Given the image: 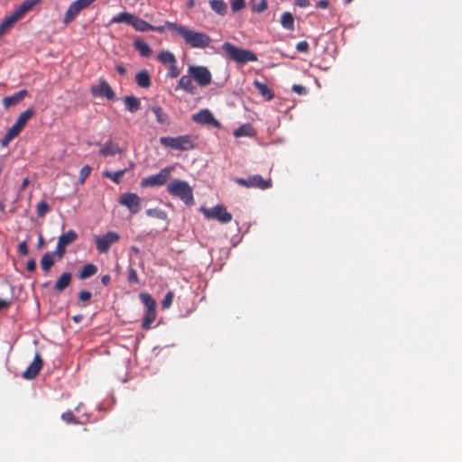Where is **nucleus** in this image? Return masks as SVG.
Wrapping results in <instances>:
<instances>
[{"mask_svg":"<svg viewBox=\"0 0 462 462\" xmlns=\"http://www.w3.org/2000/svg\"><path fill=\"white\" fill-rule=\"evenodd\" d=\"M281 24L282 26L288 30V31H293L294 30V16L290 12H284L281 15Z\"/></svg>","mask_w":462,"mask_h":462,"instance_id":"nucleus-32","label":"nucleus"},{"mask_svg":"<svg viewBox=\"0 0 462 462\" xmlns=\"http://www.w3.org/2000/svg\"><path fill=\"white\" fill-rule=\"evenodd\" d=\"M166 26L169 30L181 37L186 44L191 48H207L211 42L210 36L205 32L194 31L184 25L168 21L166 22Z\"/></svg>","mask_w":462,"mask_h":462,"instance_id":"nucleus-1","label":"nucleus"},{"mask_svg":"<svg viewBox=\"0 0 462 462\" xmlns=\"http://www.w3.org/2000/svg\"><path fill=\"white\" fill-rule=\"evenodd\" d=\"M30 180L28 178L23 179V183L20 187V190L23 191L26 189V187L29 185Z\"/></svg>","mask_w":462,"mask_h":462,"instance_id":"nucleus-60","label":"nucleus"},{"mask_svg":"<svg viewBox=\"0 0 462 462\" xmlns=\"http://www.w3.org/2000/svg\"><path fill=\"white\" fill-rule=\"evenodd\" d=\"M18 253L21 255H27L29 254L28 245L26 241H23L18 245Z\"/></svg>","mask_w":462,"mask_h":462,"instance_id":"nucleus-49","label":"nucleus"},{"mask_svg":"<svg viewBox=\"0 0 462 462\" xmlns=\"http://www.w3.org/2000/svg\"><path fill=\"white\" fill-rule=\"evenodd\" d=\"M77 238H78L77 233L74 230L70 229V230L67 231L66 233L62 234L59 237L58 242L68 246L69 245L75 242L77 240Z\"/></svg>","mask_w":462,"mask_h":462,"instance_id":"nucleus-34","label":"nucleus"},{"mask_svg":"<svg viewBox=\"0 0 462 462\" xmlns=\"http://www.w3.org/2000/svg\"><path fill=\"white\" fill-rule=\"evenodd\" d=\"M134 49L140 53L142 57L149 58L152 55L150 46L143 41L135 40L134 42Z\"/></svg>","mask_w":462,"mask_h":462,"instance_id":"nucleus-28","label":"nucleus"},{"mask_svg":"<svg viewBox=\"0 0 462 462\" xmlns=\"http://www.w3.org/2000/svg\"><path fill=\"white\" fill-rule=\"evenodd\" d=\"M73 320L76 322H79L81 320V316H75L73 317Z\"/></svg>","mask_w":462,"mask_h":462,"instance_id":"nucleus-64","label":"nucleus"},{"mask_svg":"<svg viewBox=\"0 0 462 462\" xmlns=\"http://www.w3.org/2000/svg\"><path fill=\"white\" fill-rule=\"evenodd\" d=\"M131 250H132L134 253H135V254H138V253L140 252L139 248H138V247H136V246H132V247H131Z\"/></svg>","mask_w":462,"mask_h":462,"instance_id":"nucleus-63","label":"nucleus"},{"mask_svg":"<svg viewBox=\"0 0 462 462\" xmlns=\"http://www.w3.org/2000/svg\"><path fill=\"white\" fill-rule=\"evenodd\" d=\"M91 298V293L88 291H81L79 294V299L81 301L89 300Z\"/></svg>","mask_w":462,"mask_h":462,"instance_id":"nucleus-52","label":"nucleus"},{"mask_svg":"<svg viewBox=\"0 0 462 462\" xmlns=\"http://www.w3.org/2000/svg\"><path fill=\"white\" fill-rule=\"evenodd\" d=\"M192 120L199 125H213L216 128L221 127L219 121L214 117L213 114L208 109H202L199 113L194 114Z\"/></svg>","mask_w":462,"mask_h":462,"instance_id":"nucleus-13","label":"nucleus"},{"mask_svg":"<svg viewBox=\"0 0 462 462\" xmlns=\"http://www.w3.org/2000/svg\"><path fill=\"white\" fill-rule=\"evenodd\" d=\"M254 85L256 88V89L259 91V93L265 97L266 100H272L274 97V94L273 90L263 82H260L258 80L254 81Z\"/></svg>","mask_w":462,"mask_h":462,"instance_id":"nucleus-27","label":"nucleus"},{"mask_svg":"<svg viewBox=\"0 0 462 462\" xmlns=\"http://www.w3.org/2000/svg\"><path fill=\"white\" fill-rule=\"evenodd\" d=\"M72 280V274L70 273H63L57 280L54 285V291L58 293L62 292L66 288L69 286Z\"/></svg>","mask_w":462,"mask_h":462,"instance_id":"nucleus-20","label":"nucleus"},{"mask_svg":"<svg viewBox=\"0 0 462 462\" xmlns=\"http://www.w3.org/2000/svg\"><path fill=\"white\" fill-rule=\"evenodd\" d=\"M54 263V253L47 252L41 259V267L45 273H48L53 266Z\"/></svg>","mask_w":462,"mask_h":462,"instance_id":"nucleus-29","label":"nucleus"},{"mask_svg":"<svg viewBox=\"0 0 462 462\" xmlns=\"http://www.w3.org/2000/svg\"><path fill=\"white\" fill-rule=\"evenodd\" d=\"M66 245L60 244V242L57 243L56 250L54 252V255L57 254L60 258L63 257L65 252H66Z\"/></svg>","mask_w":462,"mask_h":462,"instance_id":"nucleus-50","label":"nucleus"},{"mask_svg":"<svg viewBox=\"0 0 462 462\" xmlns=\"http://www.w3.org/2000/svg\"><path fill=\"white\" fill-rule=\"evenodd\" d=\"M309 43L308 42L306 41H301V42H299L296 45V50L299 51V52H303V53H306L309 51Z\"/></svg>","mask_w":462,"mask_h":462,"instance_id":"nucleus-48","label":"nucleus"},{"mask_svg":"<svg viewBox=\"0 0 462 462\" xmlns=\"http://www.w3.org/2000/svg\"><path fill=\"white\" fill-rule=\"evenodd\" d=\"M125 108L131 112L135 113L141 107L140 100L134 96H126L123 99Z\"/></svg>","mask_w":462,"mask_h":462,"instance_id":"nucleus-26","label":"nucleus"},{"mask_svg":"<svg viewBox=\"0 0 462 462\" xmlns=\"http://www.w3.org/2000/svg\"><path fill=\"white\" fill-rule=\"evenodd\" d=\"M158 60L167 66L171 65L172 63H177V60L174 54L169 51H162L157 55Z\"/></svg>","mask_w":462,"mask_h":462,"instance_id":"nucleus-31","label":"nucleus"},{"mask_svg":"<svg viewBox=\"0 0 462 462\" xmlns=\"http://www.w3.org/2000/svg\"><path fill=\"white\" fill-rule=\"evenodd\" d=\"M50 211L49 204L42 200L37 205V215L40 217H43Z\"/></svg>","mask_w":462,"mask_h":462,"instance_id":"nucleus-41","label":"nucleus"},{"mask_svg":"<svg viewBox=\"0 0 462 462\" xmlns=\"http://www.w3.org/2000/svg\"><path fill=\"white\" fill-rule=\"evenodd\" d=\"M204 217L208 219H217L222 224L229 223L232 220V215L223 205H217L211 208H201Z\"/></svg>","mask_w":462,"mask_h":462,"instance_id":"nucleus-7","label":"nucleus"},{"mask_svg":"<svg viewBox=\"0 0 462 462\" xmlns=\"http://www.w3.org/2000/svg\"><path fill=\"white\" fill-rule=\"evenodd\" d=\"M146 215L151 217L158 218V219H166L167 213L159 208H149L146 210Z\"/></svg>","mask_w":462,"mask_h":462,"instance_id":"nucleus-38","label":"nucleus"},{"mask_svg":"<svg viewBox=\"0 0 462 462\" xmlns=\"http://www.w3.org/2000/svg\"><path fill=\"white\" fill-rule=\"evenodd\" d=\"M142 303L146 307V312L142 322V328L148 330L156 318V301L148 293L142 292L139 295Z\"/></svg>","mask_w":462,"mask_h":462,"instance_id":"nucleus-5","label":"nucleus"},{"mask_svg":"<svg viewBox=\"0 0 462 462\" xmlns=\"http://www.w3.org/2000/svg\"><path fill=\"white\" fill-rule=\"evenodd\" d=\"M97 272V267L94 263H87L81 269L79 278L81 280L89 278L96 274Z\"/></svg>","mask_w":462,"mask_h":462,"instance_id":"nucleus-35","label":"nucleus"},{"mask_svg":"<svg viewBox=\"0 0 462 462\" xmlns=\"http://www.w3.org/2000/svg\"><path fill=\"white\" fill-rule=\"evenodd\" d=\"M90 5L88 0H76L72 2L64 17V23L68 24L70 23L83 9Z\"/></svg>","mask_w":462,"mask_h":462,"instance_id":"nucleus-14","label":"nucleus"},{"mask_svg":"<svg viewBox=\"0 0 462 462\" xmlns=\"http://www.w3.org/2000/svg\"><path fill=\"white\" fill-rule=\"evenodd\" d=\"M166 190L171 196L180 199L188 206L194 203L192 188L185 180L179 179L171 180L167 184Z\"/></svg>","mask_w":462,"mask_h":462,"instance_id":"nucleus-2","label":"nucleus"},{"mask_svg":"<svg viewBox=\"0 0 462 462\" xmlns=\"http://www.w3.org/2000/svg\"><path fill=\"white\" fill-rule=\"evenodd\" d=\"M252 10L255 13H263L267 9L266 0H252Z\"/></svg>","mask_w":462,"mask_h":462,"instance_id":"nucleus-39","label":"nucleus"},{"mask_svg":"<svg viewBox=\"0 0 462 462\" xmlns=\"http://www.w3.org/2000/svg\"><path fill=\"white\" fill-rule=\"evenodd\" d=\"M26 270L32 273L36 270V262L34 259H30L26 263Z\"/></svg>","mask_w":462,"mask_h":462,"instance_id":"nucleus-54","label":"nucleus"},{"mask_svg":"<svg viewBox=\"0 0 462 462\" xmlns=\"http://www.w3.org/2000/svg\"><path fill=\"white\" fill-rule=\"evenodd\" d=\"M188 71L194 80L201 87H207L212 81V75L207 67L190 65Z\"/></svg>","mask_w":462,"mask_h":462,"instance_id":"nucleus-9","label":"nucleus"},{"mask_svg":"<svg viewBox=\"0 0 462 462\" xmlns=\"http://www.w3.org/2000/svg\"><path fill=\"white\" fill-rule=\"evenodd\" d=\"M110 281H111V277H110V275H108V274L103 275V276L101 277V282H102L105 286H107V285L110 283Z\"/></svg>","mask_w":462,"mask_h":462,"instance_id":"nucleus-57","label":"nucleus"},{"mask_svg":"<svg viewBox=\"0 0 462 462\" xmlns=\"http://www.w3.org/2000/svg\"><path fill=\"white\" fill-rule=\"evenodd\" d=\"M152 110L155 115L157 123H159L160 125H169V116L161 106H152Z\"/></svg>","mask_w":462,"mask_h":462,"instance_id":"nucleus-33","label":"nucleus"},{"mask_svg":"<svg viewBox=\"0 0 462 462\" xmlns=\"http://www.w3.org/2000/svg\"><path fill=\"white\" fill-rule=\"evenodd\" d=\"M245 6V0H232L231 1V9L233 12H239L244 9Z\"/></svg>","mask_w":462,"mask_h":462,"instance_id":"nucleus-44","label":"nucleus"},{"mask_svg":"<svg viewBox=\"0 0 462 462\" xmlns=\"http://www.w3.org/2000/svg\"><path fill=\"white\" fill-rule=\"evenodd\" d=\"M192 79L189 74L182 76L178 81L177 88H181L189 94L195 95L197 88L193 84Z\"/></svg>","mask_w":462,"mask_h":462,"instance_id":"nucleus-17","label":"nucleus"},{"mask_svg":"<svg viewBox=\"0 0 462 462\" xmlns=\"http://www.w3.org/2000/svg\"><path fill=\"white\" fill-rule=\"evenodd\" d=\"M234 136L236 138L239 137H252L255 134V130L249 124H245L240 125L237 129H236L233 133Z\"/></svg>","mask_w":462,"mask_h":462,"instance_id":"nucleus-24","label":"nucleus"},{"mask_svg":"<svg viewBox=\"0 0 462 462\" xmlns=\"http://www.w3.org/2000/svg\"><path fill=\"white\" fill-rule=\"evenodd\" d=\"M292 91L297 93L298 95H306L307 94V88L301 85H293L291 88Z\"/></svg>","mask_w":462,"mask_h":462,"instance_id":"nucleus-51","label":"nucleus"},{"mask_svg":"<svg viewBox=\"0 0 462 462\" xmlns=\"http://www.w3.org/2000/svg\"><path fill=\"white\" fill-rule=\"evenodd\" d=\"M19 20L20 18L14 12L5 17L0 23V37L6 33Z\"/></svg>","mask_w":462,"mask_h":462,"instance_id":"nucleus-21","label":"nucleus"},{"mask_svg":"<svg viewBox=\"0 0 462 462\" xmlns=\"http://www.w3.org/2000/svg\"><path fill=\"white\" fill-rule=\"evenodd\" d=\"M61 419L66 422V423H73V424H78L79 423V421L78 420V419L75 417V415L73 414L72 411H66L64 413H62L61 415Z\"/></svg>","mask_w":462,"mask_h":462,"instance_id":"nucleus-43","label":"nucleus"},{"mask_svg":"<svg viewBox=\"0 0 462 462\" xmlns=\"http://www.w3.org/2000/svg\"><path fill=\"white\" fill-rule=\"evenodd\" d=\"M169 71L167 73V76L171 79H175L180 75V69H178L177 63H172L171 65L168 66Z\"/></svg>","mask_w":462,"mask_h":462,"instance_id":"nucleus-45","label":"nucleus"},{"mask_svg":"<svg viewBox=\"0 0 462 462\" xmlns=\"http://www.w3.org/2000/svg\"><path fill=\"white\" fill-rule=\"evenodd\" d=\"M194 0H189L188 3H187V6L189 9H191L193 6H194Z\"/></svg>","mask_w":462,"mask_h":462,"instance_id":"nucleus-62","label":"nucleus"},{"mask_svg":"<svg viewBox=\"0 0 462 462\" xmlns=\"http://www.w3.org/2000/svg\"><path fill=\"white\" fill-rule=\"evenodd\" d=\"M135 17L136 16L131 13L122 12L112 18L111 23H125L126 24L133 26V23Z\"/></svg>","mask_w":462,"mask_h":462,"instance_id":"nucleus-23","label":"nucleus"},{"mask_svg":"<svg viewBox=\"0 0 462 462\" xmlns=\"http://www.w3.org/2000/svg\"><path fill=\"white\" fill-rule=\"evenodd\" d=\"M172 171V167H165L162 169L157 174H153L143 179L141 181V186L143 188L162 186L170 179Z\"/></svg>","mask_w":462,"mask_h":462,"instance_id":"nucleus-8","label":"nucleus"},{"mask_svg":"<svg viewBox=\"0 0 462 462\" xmlns=\"http://www.w3.org/2000/svg\"><path fill=\"white\" fill-rule=\"evenodd\" d=\"M26 89H22L12 96L5 97L3 98V105L5 108H9L20 103L27 95Z\"/></svg>","mask_w":462,"mask_h":462,"instance_id":"nucleus-18","label":"nucleus"},{"mask_svg":"<svg viewBox=\"0 0 462 462\" xmlns=\"http://www.w3.org/2000/svg\"><path fill=\"white\" fill-rule=\"evenodd\" d=\"M222 50L226 57L238 64H245L257 60V56L250 50L243 49L235 44L226 42L222 45Z\"/></svg>","mask_w":462,"mask_h":462,"instance_id":"nucleus-3","label":"nucleus"},{"mask_svg":"<svg viewBox=\"0 0 462 462\" xmlns=\"http://www.w3.org/2000/svg\"><path fill=\"white\" fill-rule=\"evenodd\" d=\"M135 82L141 88H149L152 83L149 72L146 69H143V70L139 71L135 75Z\"/></svg>","mask_w":462,"mask_h":462,"instance_id":"nucleus-25","label":"nucleus"},{"mask_svg":"<svg viewBox=\"0 0 462 462\" xmlns=\"http://www.w3.org/2000/svg\"><path fill=\"white\" fill-rule=\"evenodd\" d=\"M43 365V361L40 354H36L33 361L31 365L26 368V370L23 373V377L28 380H32L35 378L40 371L42 370Z\"/></svg>","mask_w":462,"mask_h":462,"instance_id":"nucleus-16","label":"nucleus"},{"mask_svg":"<svg viewBox=\"0 0 462 462\" xmlns=\"http://www.w3.org/2000/svg\"><path fill=\"white\" fill-rule=\"evenodd\" d=\"M126 170H121L115 172L106 171L103 172V176L110 179L115 183L119 184L122 180L123 176L125 175Z\"/></svg>","mask_w":462,"mask_h":462,"instance_id":"nucleus-37","label":"nucleus"},{"mask_svg":"<svg viewBox=\"0 0 462 462\" xmlns=\"http://www.w3.org/2000/svg\"><path fill=\"white\" fill-rule=\"evenodd\" d=\"M40 0H24L18 8H16L14 12L17 14V16L21 19L23 15L31 11L32 7L37 5Z\"/></svg>","mask_w":462,"mask_h":462,"instance_id":"nucleus-22","label":"nucleus"},{"mask_svg":"<svg viewBox=\"0 0 462 462\" xmlns=\"http://www.w3.org/2000/svg\"><path fill=\"white\" fill-rule=\"evenodd\" d=\"M165 29H168V27L166 26V23H164V25H161V26L152 25L151 31L156 32L159 33H163L165 32Z\"/></svg>","mask_w":462,"mask_h":462,"instance_id":"nucleus-55","label":"nucleus"},{"mask_svg":"<svg viewBox=\"0 0 462 462\" xmlns=\"http://www.w3.org/2000/svg\"><path fill=\"white\" fill-rule=\"evenodd\" d=\"M133 27L137 32H144L151 31L152 24L148 23L146 21L136 16L133 23Z\"/></svg>","mask_w":462,"mask_h":462,"instance_id":"nucleus-36","label":"nucleus"},{"mask_svg":"<svg viewBox=\"0 0 462 462\" xmlns=\"http://www.w3.org/2000/svg\"><path fill=\"white\" fill-rule=\"evenodd\" d=\"M209 5L219 15L224 16L227 12V5L224 0H209Z\"/></svg>","mask_w":462,"mask_h":462,"instance_id":"nucleus-30","label":"nucleus"},{"mask_svg":"<svg viewBox=\"0 0 462 462\" xmlns=\"http://www.w3.org/2000/svg\"><path fill=\"white\" fill-rule=\"evenodd\" d=\"M15 137H17V136L15 134H14L13 132L8 130L7 133L5 134V136L3 137V139L1 140V145L7 146L8 143Z\"/></svg>","mask_w":462,"mask_h":462,"instance_id":"nucleus-47","label":"nucleus"},{"mask_svg":"<svg viewBox=\"0 0 462 462\" xmlns=\"http://www.w3.org/2000/svg\"><path fill=\"white\" fill-rule=\"evenodd\" d=\"M118 202L127 208L132 214H136L141 209V198L133 192L123 193Z\"/></svg>","mask_w":462,"mask_h":462,"instance_id":"nucleus-11","label":"nucleus"},{"mask_svg":"<svg viewBox=\"0 0 462 462\" xmlns=\"http://www.w3.org/2000/svg\"><path fill=\"white\" fill-rule=\"evenodd\" d=\"M12 304V300L0 298V311L8 309Z\"/></svg>","mask_w":462,"mask_h":462,"instance_id":"nucleus-53","label":"nucleus"},{"mask_svg":"<svg viewBox=\"0 0 462 462\" xmlns=\"http://www.w3.org/2000/svg\"><path fill=\"white\" fill-rule=\"evenodd\" d=\"M127 280L129 282H134V283L139 282L138 274L134 268H132V267L129 268Z\"/></svg>","mask_w":462,"mask_h":462,"instance_id":"nucleus-46","label":"nucleus"},{"mask_svg":"<svg viewBox=\"0 0 462 462\" xmlns=\"http://www.w3.org/2000/svg\"><path fill=\"white\" fill-rule=\"evenodd\" d=\"M235 182L245 188H256L259 189H267L272 188V179L264 180L260 174H255L247 179L236 178Z\"/></svg>","mask_w":462,"mask_h":462,"instance_id":"nucleus-6","label":"nucleus"},{"mask_svg":"<svg viewBox=\"0 0 462 462\" xmlns=\"http://www.w3.org/2000/svg\"><path fill=\"white\" fill-rule=\"evenodd\" d=\"M90 91L95 97H105L108 100L116 99V94L113 88L105 79H100L98 84L92 86Z\"/></svg>","mask_w":462,"mask_h":462,"instance_id":"nucleus-12","label":"nucleus"},{"mask_svg":"<svg viewBox=\"0 0 462 462\" xmlns=\"http://www.w3.org/2000/svg\"><path fill=\"white\" fill-rule=\"evenodd\" d=\"M120 236L114 231H109L101 236H96L95 242L97 250L101 254L106 253L110 246L118 242Z\"/></svg>","mask_w":462,"mask_h":462,"instance_id":"nucleus-10","label":"nucleus"},{"mask_svg":"<svg viewBox=\"0 0 462 462\" xmlns=\"http://www.w3.org/2000/svg\"><path fill=\"white\" fill-rule=\"evenodd\" d=\"M33 115L34 109L32 107L22 112L9 131L13 132L14 134L18 136L26 125L27 122L33 116Z\"/></svg>","mask_w":462,"mask_h":462,"instance_id":"nucleus-15","label":"nucleus"},{"mask_svg":"<svg viewBox=\"0 0 462 462\" xmlns=\"http://www.w3.org/2000/svg\"><path fill=\"white\" fill-rule=\"evenodd\" d=\"M116 69L120 75H125L126 73L125 68L121 64L116 65Z\"/></svg>","mask_w":462,"mask_h":462,"instance_id":"nucleus-59","label":"nucleus"},{"mask_svg":"<svg viewBox=\"0 0 462 462\" xmlns=\"http://www.w3.org/2000/svg\"><path fill=\"white\" fill-rule=\"evenodd\" d=\"M91 167L88 165L83 166L79 171V182L83 184L86 180L88 178L91 172Z\"/></svg>","mask_w":462,"mask_h":462,"instance_id":"nucleus-40","label":"nucleus"},{"mask_svg":"<svg viewBox=\"0 0 462 462\" xmlns=\"http://www.w3.org/2000/svg\"><path fill=\"white\" fill-rule=\"evenodd\" d=\"M295 5L300 7H307L310 5L309 0H295Z\"/></svg>","mask_w":462,"mask_h":462,"instance_id":"nucleus-56","label":"nucleus"},{"mask_svg":"<svg viewBox=\"0 0 462 462\" xmlns=\"http://www.w3.org/2000/svg\"><path fill=\"white\" fill-rule=\"evenodd\" d=\"M122 150L116 144L112 141V139H109L105 143V144L102 146V148L99 150V154L102 156H115L116 154L121 153Z\"/></svg>","mask_w":462,"mask_h":462,"instance_id":"nucleus-19","label":"nucleus"},{"mask_svg":"<svg viewBox=\"0 0 462 462\" xmlns=\"http://www.w3.org/2000/svg\"><path fill=\"white\" fill-rule=\"evenodd\" d=\"M173 298H174L173 291H168L165 294L163 300H162V308L163 310L169 309L172 303Z\"/></svg>","mask_w":462,"mask_h":462,"instance_id":"nucleus-42","label":"nucleus"},{"mask_svg":"<svg viewBox=\"0 0 462 462\" xmlns=\"http://www.w3.org/2000/svg\"><path fill=\"white\" fill-rule=\"evenodd\" d=\"M328 6V0H319L317 3V7L325 9Z\"/></svg>","mask_w":462,"mask_h":462,"instance_id":"nucleus-58","label":"nucleus"},{"mask_svg":"<svg viewBox=\"0 0 462 462\" xmlns=\"http://www.w3.org/2000/svg\"><path fill=\"white\" fill-rule=\"evenodd\" d=\"M160 143L165 146L178 151H189L195 148L194 139L189 134L177 137L162 136Z\"/></svg>","mask_w":462,"mask_h":462,"instance_id":"nucleus-4","label":"nucleus"},{"mask_svg":"<svg viewBox=\"0 0 462 462\" xmlns=\"http://www.w3.org/2000/svg\"><path fill=\"white\" fill-rule=\"evenodd\" d=\"M44 245V238L42 235H39L37 247L41 249Z\"/></svg>","mask_w":462,"mask_h":462,"instance_id":"nucleus-61","label":"nucleus"}]
</instances>
